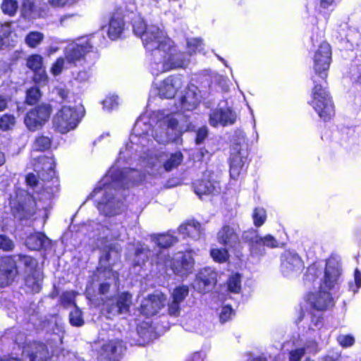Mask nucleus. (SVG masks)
Segmentation results:
<instances>
[{"label": "nucleus", "instance_id": "412c9836", "mask_svg": "<svg viewBox=\"0 0 361 361\" xmlns=\"http://www.w3.org/2000/svg\"><path fill=\"white\" fill-rule=\"evenodd\" d=\"M218 242L228 247H235L239 243V237L235 229L225 225L217 233Z\"/></svg>", "mask_w": 361, "mask_h": 361}, {"label": "nucleus", "instance_id": "603ef678", "mask_svg": "<svg viewBox=\"0 0 361 361\" xmlns=\"http://www.w3.org/2000/svg\"><path fill=\"white\" fill-rule=\"evenodd\" d=\"M337 341L344 348L352 346L355 343L354 338L350 335H339Z\"/></svg>", "mask_w": 361, "mask_h": 361}, {"label": "nucleus", "instance_id": "6e6552de", "mask_svg": "<svg viewBox=\"0 0 361 361\" xmlns=\"http://www.w3.org/2000/svg\"><path fill=\"white\" fill-rule=\"evenodd\" d=\"M51 111L49 104H41L27 112L25 124L30 130L35 131L41 128L49 119Z\"/></svg>", "mask_w": 361, "mask_h": 361}, {"label": "nucleus", "instance_id": "bb28decb", "mask_svg": "<svg viewBox=\"0 0 361 361\" xmlns=\"http://www.w3.org/2000/svg\"><path fill=\"white\" fill-rule=\"evenodd\" d=\"M42 276L39 271L28 273L25 279L27 291L31 293H39L42 288Z\"/></svg>", "mask_w": 361, "mask_h": 361}, {"label": "nucleus", "instance_id": "4d7b16f0", "mask_svg": "<svg viewBox=\"0 0 361 361\" xmlns=\"http://www.w3.org/2000/svg\"><path fill=\"white\" fill-rule=\"evenodd\" d=\"M15 247L14 243L10 238L1 235V250L5 251H11Z\"/></svg>", "mask_w": 361, "mask_h": 361}, {"label": "nucleus", "instance_id": "0eeeda50", "mask_svg": "<svg viewBox=\"0 0 361 361\" xmlns=\"http://www.w3.org/2000/svg\"><path fill=\"white\" fill-rule=\"evenodd\" d=\"M164 257L163 261L164 266L170 267L173 273L177 275L186 276L193 271L195 261L191 251L178 253L172 259L165 255Z\"/></svg>", "mask_w": 361, "mask_h": 361}, {"label": "nucleus", "instance_id": "774afa93", "mask_svg": "<svg viewBox=\"0 0 361 361\" xmlns=\"http://www.w3.org/2000/svg\"><path fill=\"white\" fill-rule=\"evenodd\" d=\"M26 339V336L25 334L23 333H18L15 338V343H17L18 345H23L25 343Z\"/></svg>", "mask_w": 361, "mask_h": 361}, {"label": "nucleus", "instance_id": "e433bc0d", "mask_svg": "<svg viewBox=\"0 0 361 361\" xmlns=\"http://www.w3.org/2000/svg\"><path fill=\"white\" fill-rule=\"evenodd\" d=\"M228 289L230 292L238 293L241 289V281L239 274L231 276L227 281Z\"/></svg>", "mask_w": 361, "mask_h": 361}, {"label": "nucleus", "instance_id": "13d9d810", "mask_svg": "<svg viewBox=\"0 0 361 361\" xmlns=\"http://www.w3.org/2000/svg\"><path fill=\"white\" fill-rule=\"evenodd\" d=\"M208 135V129L204 126L200 128L197 132V136L195 139L196 144H201Z\"/></svg>", "mask_w": 361, "mask_h": 361}, {"label": "nucleus", "instance_id": "f8f14e48", "mask_svg": "<svg viewBox=\"0 0 361 361\" xmlns=\"http://www.w3.org/2000/svg\"><path fill=\"white\" fill-rule=\"evenodd\" d=\"M217 273L209 267L200 270L196 276L195 288L200 293L209 290L216 283Z\"/></svg>", "mask_w": 361, "mask_h": 361}, {"label": "nucleus", "instance_id": "f03ea898", "mask_svg": "<svg viewBox=\"0 0 361 361\" xmlns=\"http://www.w3.org/2000/svg\"><path fill=\"white\" fill-rule=\"evenodd\" d=\"M340 275L339 264L335 262L328 261L319 292L312 294L309 298L310 302L314 309L323 311L334 305L332 298L328 290L334 287Z\"/></svg>", "mask_w": 361, "mask_h": 361}, {"label": "nucleus", "instance_id": "f257e3e1", "mask_svg": "<svg viewBox=\"0 0 361 361\" xmlns=\"http://www.w3.org/2000/svg\"><path fill=\"white\" fill-rule=\"evenodd\" d=\"M133 31L142 39L146 50L151 52L154 61L165 54V49L171 47L172 39L154 25H147L142 20L138 19L134 21Z\"/></svg>", "mask_w": 361, "mask_h": 361}, {"label": "nucleus", "instance_id": "e2e57ef3", "mask_svg": "<svg viewBox=\"0 0 361 361\" xmlns=\"http://www.w3.org/2000/svg\"><path fill=\"white\" fill-rule=\"evenodd\" d=\"M317 274V269L314 266H312L308 267L306 274H305V281H310L314 279V276Z\"/></svg>", "mask_w": 361, "mask_h": 361}, {"label": "nucleus", "instance_id": "338daca9", "mask_svg": "<svg viewBox=\"0 0 361 361\" xmlns=\"http://www.w3.org/2000/svg\"><path fill=\"white\" fill-rule=\"evenodd\" d=\"M56 93L62 99H66L68 95V90L62 87H58L56 89Z\"/></svg>", "mask_w": 361, "mask_h": 361}, {"label": "nucleus", "instance_id": "2eb2a0df", "mask_svg": "<svg viewBox=\"0 0 361 361\" xmlns=\"http://www.w3.org/2000/svg\"><path fill=\"white\" fill-rule=\"evenodd\" d=\"M303 269V262L296 253L286 252L282 257L281 271L285 276L298 274Z\"/></svg>", "mask_w": 361, "mask_h": 361}, {"label": "nucleus", "instance_id": "a211bd4d", "mask_svg": "<svg viewBox=\"0 0 361 361\" xmlns=\"http://www.w3.org/2000/svg\"><path fill=\"white\" fill-rule=\"evenodd\" d=\"M182 80L179 76H170L161 82L158 87L160 97L173 98L177 90L182 87Z\"/></svg>", "mask_w": 361, "mask_h": 361}, {"label": "nucleus", "instance_id": "aec40b11", "mask_svg": "<svg viewBox=\"0 0 361 361\" xmlns=\"http://www.w3.org/2000/svg\"><path fill=\"white\" fill-rule=\"evenodd\" d=\"M243 240L248 243L250 250L252 256H262L265 253V250L262 245H260L261 236L255 229L245 231L242 234Z\"/></svg>", "mask_w": 361, "mask_h": 361}, {"label": "nucleus", "instance_id": "ea45409f", "mask_svg": "<svg viewBox=\"0 0 361 361\" xmlns=\"http://www.w3.org/2000/svg\"><path fill=\"white\" fill-rule=\"evenodd\" d=\"M51 146V140L48 137L39 136L36 138L33 149L36 151H44L48 149Z\"/></svg>", "mask_w": 361, "mask_h": 361}, {"label": "nucleus", "instance_id": "f3484780", "mask_svg": "<svg viewBox=\"0 0 361 361\" xmlns=\"http://www.w3.org/2000/svg\"><path fill=\"white\" fill-rule=\"evenodd\" d=\"M247 157L242 152L238 145L233 146L230 157V175L233 179H236L240 176Z\"/></svg>", "mask_w": 361, "mask_h": 361}, {"label": "nucleus", "instance_id": "473e14b6", "mask_svg": "<svg viewBox=\"0 0 361 361\" xmlns=\"http://www.w3.org/2000/svg\"><path fill=\"white\" fill-rule=\"evenodd\" d=\"M153 241L159 247H169L177 242V238L169 233L154 235L152 237Z\"/></svg>", "mask_w": 361, "mask_h": 361}, {"label": "nucleus", "instance_id": "8fccbe9b", "mask_svg": "<svg viewBox=\"0 0 361 361\" xmlns=\"http://www.w3.org/2000/svg\"><path fill=\"white\" fill-rule=\"evenodd\" d=\"M187 45L188 51L190 52V54H191L192 53H195L197 50H199L201 48L202 42L200 39L192 38L188 39Z\"/></svg>", "mask_w": 361, "mask_h": 361}, {"label": "nucleus", "instance_id": "72a5a7b5", "mask_svg": "<svg viewBox=\"0 0 361 361\" xmlns=\"http://www.w3.org/2000/svg\"><path fill=\"white\" fill-rule=\"evenodd\" d=\"M165 117L159 120L154 130V139L160 144L169 143V138L166 135V126L164 127Z\"/></svg>", "mask_w": 361, "mask_h": 361}, {"label": "nucleus", "instance_id": "37998d69", "mask_svg": "<svg viewBox=\"0 0 361 361\" xmlns=\"http://www.w3.org/2000/svg\"><path fill=\"white\" fill-rule=\"evenodd\" d=\"M252 218L255 226L260 227L264 224L267 219L265 210L263 208H255L252 214Z\"/></svg>", "mask_w": 361, "mask_h": 361}, {"label": "nucleus", "instance_id": "2f4dec72", "mask_svg": "<svg viewBox=\"0 0 361 361\" xmlns=\"http://www.w3.org/2000/svg\"><path fill=\"white\" fill-rule=\"evenodd\" d=\"M44 35L37 31L30 32L25 37V44L32 49L37 47L44 40Z\"/></svg>", "mask_w": 361, "mask_h": 361}, {"label": "nucleus", "instance_id": "6e6d98bb", "mask_svg": "<svg viewBox=\"0 0 361 361\" xmlns=\"http://www.w3.org/2000/svg\"><path fill=\"white\" fill-rule=\"evenodd\" d=\"M354 282L355 285L350 283V288L354 293H356L361 286V274L358 269H355L354 273Z\"/></svg>", "mask_w": 361, "mask_h": 361}, {"label": "nucleus", "instance_id": "c9c22d12", "mask_svg": "<svg viewBox=\"0 0 361 361\" xmlns=\"http://www.w3.org/2000/svg\"><path fill=\"white\" fill-rule=\"evenodd\" d=\"M27 66L32 71L44 68L43 58L39 54L30 56L27 59Z\"/></svg>", "mask_w": 361, "mask_h": 361}, {"label": "nucleus", "instance_id": "09e8293b", "mask_svg": "<svg viewBox=\"0 0 361 361\" xmlns=\"http://www.w3.org/2000/svg\"><path fill=\"white\" fill-rule=\"evenodd\" d=\"M233 314V310L231 306L226 305L223 307L219 315V319L221 323L224 324L228 322Z\"/></svg>", "mask_w": 361, "mask_h": 361}, {"label": "nucleus", "instance_id": "c756f323", "mask_svg": "<svg viewBox=\"0 0 361 361\" xmlns=\"http://www.w3.org/2000/svg\"><path fill=\"white\" fill-rule=\"evenodd\" d=\"M178 121L172 117H165L164 127L166 126V135L169 138V142H176L180 136V131L178 129Z\"/></svg>", "mask_w": 361, "mask_h": 361}, {"label": "nucleus", "instance_id": "9d476101", "mask_svg": "<svg viewBox=\"0 0 361 361\" xmlns=\"http://www.w3.org/2000/svg\"><path fill=\"white\" fill-rule=\"evenodd\" d=\"M331 47L327 42H322L314 56V69L322 79L327 76L326 71L329 69L331 61Z\"/></svg>", "mask_w": 361, "mask_h": 361}, {"label": "nucleus", "instance_id": "58836bf2", "mask_svg": "<svg viewBox=\"0 0 361 361\" xmlns=\"http://www.w3.org/2000/svg\"><path fill=\"white\" fill-rule=\"evenodd\" d=\"M188 288L186 286H182L176 288L171 294L172 300L181 303L188 295Z\"/></svg>", "mask_w": 361, "mask_h": 361}, {"label": "nucleus", "instance_id": "bf43d9fd", "mask_svg": "<svg viewBox=\"0 0 361 361\" xmlns=\"http://www.w3.org/2000/svg\"><path fill=\"white\" fill-rule=\"evenodd\" d=\"M305 354L304 348L296 349L290 353V361H300L301 357Z\"/></svg>", "mask_w": 361, "mask_h": 361}, {"label": "nucleus", "instance_id": "3c124183", "mask_svg": "<svg viewBox=\"0 0 361 361\" xmlns=\"http://www.w3.org/2000/svg\"><path fill=\"white\" fill-rule=\"evenodd\" d=\"M75 293L74 291H66L61 296V302L63 305H70L74 303ZM75 306V305H74Z\"/></svg>", "mask_w": 361, "mask_h": 361}, {"label": "nucleus", "instance_id": "423d86ee", "mask_svg": "<svg viewBox=\"0 0 361 361\" xmlns=\"http://www.w3.org/2000/svg\"><path fill=\"white\" fill-rule=\"evenodd\" d=\"M312 106L324 121L331 119L335 114L334 106L322 85L316 84L312 90Z\"/></svg>", "mask_w": 361, "mask_h": 361}, {"label": "nucleus", "instance_id": "6ab92c4d", "mask_svg": "<svg viewBox=\"0 0 361 361\" xmlns=\"http://www.w3.org/2000/svg\"><path fill=\"white\" fill-rule=\"evenodd\" d=\"M123 207V202L115 197L114 194L106 191L105 196L99 203V209L106 215L111 216L118 214Z\"/></svg>", "mask_w": 361, "mask_h": 361}, {"label": "nucleus", "instance_id": "7c9ffc66", "mask_svg": "<svg viewBox=\"0 0 361 361\" xmlns=\"http://www.w3.org/2000/svg\"><path fill=\"white\" fill-rule=\"evenodd\" d=\"M40 161L43 164V166L39 171L42 178L44 180L51 178L54 174V161L51 158L42 157L40 158Z\"/></svg>", "mask_w": 361, "mask_h": 361}, {"label": "nucleus", "instance_id": "1a4fd4ad", "mask_svg": "<svg viewBox=\"0 0 361 361\" xmlns=\"http://www.w3.org/2000/svg\"><path fill=\"white\" fill-rule=\"evenodd\" d=\"M132 305V295L128 293H123L121 295L107 300L104 303V310L108 317H114L129 312Z\"/></svg>", "mask_w": 361, "mask_h": 361}, {"label": "nucleus", "instance_id": "a878e982", "mask_svg": "<svg viewBox=\"0 0 361 361\" xmlns=\"http://www.w3.org/2000/svg\"><path fill=\"white\" fill-rule=\"evenodd\" d=\"M180 234L193 239H198L202 233V228L200 223L190 221L182 224L178 228Z\"/></svg>", "mask_w": 361, "mask_h": 361}, {"label": "nucleus", "instance_id": "a18cd8bd", "mask_svg": "<svg viewBox=\"0 0 361 361\" xmlns=\"http://www.w3.org/2000/svg\"><path fill=\"white\" fill-rule=\"evenodd\" d=\"M33 72V80L36 83L39 85H45L47 83L48 78L44 67Z\"/></svg>", "mask_w": 361, "mask_h": 361}, {"label": "nucleus", "instance_id": "0e129e2a", "mask_svg": "<svg viewBox=\"0 0 361 361\" xmlns=\"http://www.w3.org/2000/svg\"><path fill=\"white\" fill-rule=\"evenodd\" d=\"M25 180L30 187H34L37 183V178L34 173H28L26 176Z\"/></svg>", "mask_w": 361, "mask_h": 361}, {"label": "nucleus", "instance_id": "a19ab883", "mask_svg": "<svg viewBox=\"0 0 361 361\" xmlns=\"http://www.w3.org/2000/svg\"><path fill=\"white\" fill-rule=\"evenodd\" d=\"M69 320L73 326H81L84 324L82 312L78 307L75 306L74 310L70 312Z\"/></svg>", "mask_w": 361, "mask_h": 361}, {"label": "nucleus", "instance_id": "7ed1b4c3", "mask_svg": "<svg viewBox=\"0 0 361 361\" xmlns=\"http://www.w3.org/2000/svg\"><path fill=\"white\" fill-rule=\"evenodd\" d=\"M23 264L29 273L37 271L35 268L37 261L27 255L1 257V287L11 285L17 278L18 271L17 262Z\"/></svg>", "mask_w": 361, "mask_h": 361}, {"label": "nucleus", "instance_id": "cd10ccee", "mask_svg": "<svg viewBox=\"0 0 361 361\" xmlns=\"http://www.w3.org/2000/svg\"><path fill=\"white\" fill-rule=\"evenodd\" d=\"M123 27L124 22L122 18L118 15H114L109 21L108 30L109 37L113 40L118 39L121 36Z\"/></svg>", "mask_w": 361, "mask_h": 361}, {"label": "nucleus", "instance_id": "4468645a", "mask_svg": "<svg viewBox=\"0 0 361 361\" xmlns=\"http://www.w3.org/2000/svg\"><path fill=\"white\" fill-rule=\"evenodd\" d=\"M22 357L28 358V361H47L50 358L47 346L44 343L37 342L23 347Z\"/></svg>", "mask_w": 361, "mask_h": 361}, {"label": "nucleus", "instance_id": "052dcab7", "mask_svg": "<svg viewBox=\"0 0 361 361\" xmlns=\"http://www.w3.org/2000/svg\"><path fill=\"white\" fill-rule=\"evenodd\" d=\"M113 250V245H110L109 250H105L104 253L100 257V264L104 265V267L107 266V263L110 261L111 258V251Z\"/></svg>", "mask_w": 361, "mask_h": 361}, {"label": "nucleus", "instance_id": "b1692460", "mask_svg": "<svg viewBox=\"0 0 361 361\" xmlns=\"http://www.w3.org/2000/svg\"><path fill=\"white\" fill-rule=\"evenodd\" d=\"M194 189L195 193L201 197L202 195L218 193L219 183L210 179H202L194 184Z\"/></svg>", "mask_w": 361, "mask_h": 361}, {"label": "nucleus", "instance_id": "39448f33", "mask_svg": "<svg viewBox=\"0 0 361 361\" xmlns=\"http://www.w3.org/2000/svg\"><path fill=\"white\" fill-rule=\"evenodd\" d=\"M164 51L165 54L160 55L154 61L157 66L156 74L173 68H182L187 63L188 60L185 58V54L178 51L173 40L171 47L169 49H165Z\"/></svg>", "mask_w": 361, "mask_h": 361}, {"label": "nucleus", "instance_id": "5701e85b", "mask_svg": "<svg viewBox=\"0 0 361 361\" xmlns=\"http://www.w3.org/2000/svg\"><path fill=\"white\" fill-rule=\"evenodd\" d=\"M16 209L15 215L19 219H27L33 216L35 213L36 203L34 199L27 196L25 200V203H18V206H12Z\"/></svg>", "mask_w": 361, "mask_h": 361}, {"label": "nucleus", "instance_id": "de8ad7c7", "mask_svg": "<svg viewBox=\"0 0 361 361\" xmlns=\"http://www.w3.org/2000/svg\"><path fill=\"white\" fill-rule=\"evenodd\" d=\"M65 59L62 57L59 58L55 63H53L51 68V73L54 75H60L64 68Z\"/></svg>", "mask_w": 361, "mask_h": 361}, {"label": "nucleus", "instance_id": "4be33fe9", "mask_svg": "<svg viewBox=\"0 0 361 361\" xmlns=\"http://www.w3.org/2000/svg\"><path fill=\"white\" fill-rule=\"evenodd\" d=\"M196 87H189L182 95L179 100V106L181 110L192 111L195 109L199 104V98L195 92Z\"/></svg>", "mask_w": 361, "mask_h": 361}, {"label": "nucleus", "instance_id": "20e7f679", "mask_svg": "<svg viewBox=\"0 0 361 361\" xmlns=\"http://www.w3.org/2000/svg\"><path fill=\"white\" fill-rule=\"evenodd\" d=\"M85 110L77 109L68 106H63L53 118V126L61 133H66L76 128L83 117Z\"/></svg>", "mask_w": 361, "mask_h": 361}, {"label": "nucleus", "instance_id": "393cba45", "mask_svg": "<svg viewBox=\"0 0 361 361\" xmlns=\"http://www.w3.org/2000/svg\"><path fill=\"white\" fill-rule=\"evenodd\" d=\"M90 49L87 44H70L66 49V58L68 62L74 63L81 59Z\"/></svg>", "mask_w": 361, "mask_h": 361}, {"label": "nucleus", "instance_id": "ddd939ff", "mask_svg": "<svg viewBox=\"0 0 361 361\" xmlns=\"http://www.w3.org/2000/svg\"><path fill=\"white\" fill-rule=\"evenodd\" d=\"M166 297L162 293L149 295L140 305V313L146 317L156 314L164 306Z\"/></svg>", "mask_w": 361, "mask_h": 361}, {"label": "nucleus", "instance_id": "69168bd1", "mask_svg": "<svg viewBox=\"0 0 361 361\" xmlns=\"http://www.w3.org/2000/svg\"><path fill=\"white\" fill-rule=\"evenodd\" d=\"M89 77V73L86 71H80L77 73L75 79L80 82H85Z\"/></svg>", "mask_w": 361, "mask_h": 361}, {"label": "nucleus", "instance_id": "79ce46f5", "mask_svg": "<svg viewBox=\"0 0 361 361\" xmlns=\"http://www.w3.org/2000/svg\"><path fill=\"white\" fill-rule=\"evenodd\" d=\"M212 259L217 262H224L228 259V252L226 248H216L210 251Z\"/></svg>", "mask_w": 361, "mask_h": 361}, {"label": "nucleus", "instance_id": "9b49d317", "mask_svg": "<svg viewBox=\"0 0 361 361\" xmlns=\"http://www.w3.org/2000/svg\"><path fill=\"white\" fill-rule=\"evenodd\" d=\"M125 347L120 340H112L104 344L98 355L99 361H118Z\"/></svg>", "mask_w": 361, "mask_h": 361}, {"label": "nucleus", "instance_id": "c85d7f7f", "mask_svg": "<svg viewBox=\"0 0 361 361\" xmlns=\"http://www.w3.org/2000/svg\"><path fill=\"white\" fill-rule=\"evenodd\" d=\"M48 243V238L42 233L31 234L25 240L26 246L32 250H39Z\"/></svg>", "mask_w": 361, "mask_h": 361}, {"label": "nucleus", "instance_id": "49530a36", "mask_svg": "<svg viewBox=\"0 0 361 361\" xmlns=\"http://www.w3.org/2000/svg\"><path fill=\"white\" fill-rule=\"evenodd\" d=\"M16 123V118L13 115L4 114L1 116V130L11 129Z\"/></svg>", "mask_w": 361, "mask_h": 361}, {"label": "nucleus", "instance_id": "680f3d73", "mask_svg": "<svg viewBox=\"0 0 361 361\" xmlns=\"http://www.w3.org/2000/svg\"><path fill=\"white\" fill-rule=\"evenodd\" d=\"M35 5L32 0H23L22 10L24 13H30L34 9Z\"/></svg>", "mask_w": 361, "mask_h": 361}, {"label": "nucleus", "instance_id": "f704fd0d", "mask_svg": "<svg viewBox=\"0 0 361 361\" xmlns=\"http://www.w3.org/2000/svg\"><path fill=\"white\" fill-rule=\"evenodd\" d=\"M183 154L180 152L171 154L169 158L164 163V168L166 171H170L178 167L183 161Z\"/></svg>", "mask_w": 361, "mask_h": 361}, {"label": "nucleus", "instance_id": "c03bdc74", "mask_svg": "<svg viewBox=\"0 0 361 361\" xmlns=\"http://www.w3.org/2000/svg\"><path fill=\"white\" fill-rule=\"evenodd\" d=\"M41 97L40 91L37 87H31L27 91L26 102L28 104H36Z\"/></svg>", "mask_w": 361, "mask_h": 361}, {"label": "nucleus", "instance_id": "dca6fc26", "mask_svg": "<svg viewBox=\"0 0 361 361\" xmlns=\"http://www.w3.org/2000/svg\"><path fill=\"white\" fill-rule=\"evenodd\" d=\"M236 116L229 109H216L212 110L209 116V123L212 126L216 127L219 125L226 126L235 122Z\"/></svg>", "mask_w": 361, "mask_h": 361}, {"label": "nucleus", "instance_id": "5fc2aeb1", "mask_svg": "<svg viewBox=\"0 0 361 361\" xmlns=\"http://www.w3.org/2000/svg\"><path fill=\"white\" fill-rule=\"evenodd\" d=\"M168 312L171 316H178L180 312V303L172 300L168 305Z\"/></svg>", "mask_w": 361, "mask_h": 361}, {"label": "nucleus", "instance_id": "864d4df0", "mask_svg": "<svg viewBox=\"0 0 361 361\" xmlns=\"http://www.w3.org/2000/svg\"><path fill=\"white\" fill-rule=\"evenodd\" d=\"M267 246L269 247H278V241L271 235H267L264 237H261L260 245Z\"/></svg>", "mask_w": 361, "mask_h": 361}, {"label": "nucleus", "instance_id": "4c0bfd02", "mask_svg": "<svg viewBox=\"0 0 361 361\" xmlns=\"http://www.w3.org/2000/svg\"><path fill=\"white\" fill-rule=\"evenodd\" d=\"M18 8L16 0H4L1 4V10L5 14L13 16Z\"/></svg>", "mask_w": 361, "mask_h": 361}]
</instances>
